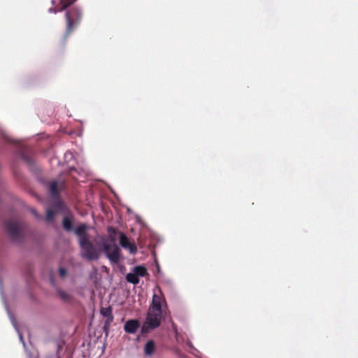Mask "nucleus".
I'll use <instances>...</instances> for the list:
<instances>
[{
	"instance_id": "nucleus-20",
	"label": "nucleus",
	"mask_w": 358,
	"mask_h": 358,
	"mask_svg": "<svg viewBox=\"0 0 358 358\" xmlns=\"http://www.w3.org/2000/svg\"><path fill=\"white\" fill-rule=\"evenodd\" d=\"M113 322V320H105L103 329V331L106 334H108L110 326Z\"/></svg>"
},
{
	"instance_id": "nucleus-2",
	"label": "nucleus",
	"mask_w": 358,
	"mask_h": 358,
	"mask_svg": "<svg viewBox=\"0 0 358 358\" xmlns=\"http://www.w3.org/2000/svg\"><path fill=\"white\" fill-rule=\"evenodd\" d=\"M99 246L102 248L106 257L112 264H117L120 261V248L116 243H109L106 237L100 242Z\"/></svg>"
},
{
	"instance_id": "nucleus-16",
	"label": "nucleus",
	"mask_w": 358,
	"mask_h": 358,
	"mask_svg": "<svg viewBox=\"0 0 358 358\" xmlns=\"http://www.w3.org/2000/svg\"><path fill=\"white\" fill-rule=\"evenodd\" d=\"M119 235H120V246L122 247L123 248H127V247H129V244L130 243L128 238L122 232H120Z\"/></svg>"
},
{
	"instance_id": "nucleus-24",
	"label": "nucleus",
	"mask_w": 358,
	"mask_h": 358,
	"mask_svg": "<svg viewBox=\"0 0 358 358\" xmlns=\"http://www.w3.org/2000/svg\"><path fill=\"white\" fill-rule=\"evenodd\" d=\"M127 249H128L129 250L130 253H131V254H135L137 252V248H136V245L134 243H130L129 244V247H127Z\"/></svg>"
},
{
	"instance_id": "nucleus-15",
	"label": "nucleus",
	"mask_w": 358,
	"mask_h": 358,
	"mask_svg": "<svg viewBox=\"0 0 358 358\" xmlns=\"http://www.w3.org/2000/svg\"><path fill=\"white\" fill-rule=\"evenodd\" d=\"M48 189L52 196H57L59 193L57 190V182L55 180L52 181L49 183Z\"/></svg>"
},
{
	"instance_id": "nucleus-11",
	"label": "nucleus",
	"mask_w": 358,
	"mask_h": 358,
	"mask_svg": "<svg viewBox=\"0 0 358 358\" xmlns=\"http://www.w3.org/2000/svg\"><path fill=\"white\" fill-rule=\"evenodd\" d=\"M19 155L29 168H33L35 166L34 160L31 157L27 155L23 151H20Z\"/></svg>"
},
{
	"instance_id": "nucleus-14",
	"label": "nucleus",
	"mask_w": 358,
	"mask_h": 358,
	"mask_svg": "<svg viewBox=\"0 0 358 358\" xmlns=\"http://www.w3.org/2000/svg\"><path fill=\"white\" fill-rule=\"evenodd\" d=\"M126 280L128 282H130L134 285H136L139 283V278L134 271L133 273H128L127 274Z\"/></svg>"
},
{
	"instance_id": "nucleus-17",
	"label": "nucleus",
	"mask_w": 358,
	"mask_h": 358,
	"mask_svg": "<svg viewBox=\"0 0 358 358\" xmlns=\"http://www.w3.org/2000/svg\"><path fill=\"white\" fill-rule=\"evenodd\" d=\"M57 293H58L59 296L60 297V299L62 300H63L64 301H68L71 298V295L69 294H68L66 292L64 291L62 289H57Z\"/></svg>"
},
{
	"instance_id": "nucleus-4",
	"label": "nucleus",
	"mask_w": 358,
	"mask_h": 358,
	"mask_svg": "<svg viewBox=\"0 0 358 358\" xmlns=\"http://www.w3.org/2000/svg\"><path fill=\"white\" fill-rule=\"evenodd\" d=\"M4 229L14 243H20L22 241L23 235L21 232L20 223L17 221H9L5 223Z\"/></svg>"
},
{
	"instance_id": "nucleus-7",
	"label": "nucleus",
	"mask_w": 358,
	"mask_h": 358,
	"mask_svg": "<svg viewBox=\"0 0 358 358\" xmlns=\"http://www.w3.org/2000/svg\"><path fill=\"white\" fill-rule=\"evenodd\" d=\"M149 309L162 312V299L157 294H154Z\"/></svg>"
},
{
	"instance_id": "nucleus-8",
	"label": "nucleus",
	"mask_w": 358,
	"mask_h": 358,
	"mask_svg": "<svg viewBox=\"0 0 358 358\" xmlns=\"http://www.w3.org/2000/svg\"><path fill=\"white\" fill-rule=\"evenodd\" d=\"M72 218L73 217L71 215H70V217L64 216L62 220V227L66 231H73L75 233L76 228L73 227Z\"/></svg>"
},
{
	"instance_id": "nucleus-18",
	"label": "nucleus",
	"mask_w": 358,
	"mask_h": 358,
	"mask_svg": "<svg viewBox=\"0 0 358 358\" xmlns=\"http://www.w3.org/2000/svg\"><path fill=\"white\" fill-rule=\"evenodd\" d=\"M77 0H59L60 3L62 5L60 10H66L71 5L75 3Z\"/></svg>"
},
{
	"instance_id": "nucleus-3",
	"label": "nucleus",
	"mask_w": 358,
	"mask_h": 358,
	"mask_svg": "<svg viewBox=\"0 0 358 358\" xmlns=\"http://www.w3.org/2000/svg\"><path fill=\"white\" fill-rule=\"evenodd\" d=\"M82 16L83 10L79 7H74L71 10L66 11V30L65 37H67L71 32L74 25L77 26L80 23Z\"/></svg>"
},
{
	"instance_id": "nucleus-9",
	"label": "nucleus",
	"mask_w": 358,
	"mask_h": 358,
	"mask_svg": "<svg viewBox=\"0 0 358 358\" xmlns=\"http://www.w3.org/2000/svg\"><path fill=\"white\" fill-rule=\"evenodd\" d=\"M155 344L152 340H149L144 346V353L147 356H150L155 350Z\"/></svg>"
},
{
	"instance_id": "nucleus-21",
	"label": "nucleus",
	"mask_w": 358,
	"mask_h": 358,
	"mask_svg": "<svg viewBox=\"0 0 358 358\" xmlns=\"http://www.w3.org/2000/svg\"><path fill=\"white\" fill-rule=\"evenodd\" d=\"M29 211L32 213V215L34 216V217L38 220H41L43 219V216L39 215L36 210L34 208H29Z\"/></svg>"
},
{
	"instance_id": "nucleus-29",
	"label": "nucleus",
	"mask_w": 358,
	"mask_h": 358,
	"mask_svg": "<svg viewBox=\"0 0 358 358\" xmlns=\"http://www.w3.org/2000/svg\"><path fill=\"white\" fill-rule=\"evenodd\" d=\"M136 221L139 223L141 222V217L139 216L136 217Z\"/></svg>"
},
{
	"instance_id": "nucleus-26",
	"label": "nucleus",
	"mask_w": 358,
	"mask_h": 358,
	"mask_svg": "<svg viewBox=\"0 0 358 358\" xmlns=\"http://www.w3.org/2000/svg\"><path fill=\"white\" fill-rule=\"evenodd\" d=\"M59 274L61 278H64L66 274V270L64 267L59 268Z\"/></svg>"
},
{
	"instance_id": "nucleus-5",
	"label": "nucleus",
	"mask_w": 358,
	"mask_h": 358,
	"mask_svg": "<svg viewBox=\"0 0 358 358\" xmlns=\"http://www.w3.org/2000/svg\"><path fill=\"white\" fill-rule=\"evenodd\" d=\"M162 312L148 309L145 322L152 329H157L161 324Z\"/></svg>"
},
{
	"instance_id": "nucleus-23",
	"label": "nucleus",
	"mask_w": 358,
	"mask_h": 358,
	"mask_svg": "<svg viewBox=\"0 0 358 358\" xmlns=\"http://www.w3.org/2000/svg\"><path fill=\"white\" fill-rule=\"evenodd\" d=\"M64 159L66 162H69L71 159H73V153L70 151H67L64 154Z\"/></svg>"
},
{
	"instance_id": "nucleus-30",
	"label": "nucleus",
	"mask_w": 358,
	"mask_h": 358,
	"mask_svg": "<svg viewBox=\"0 0 358 358\" xmlns=\"http://www.w3.org/2000/svg\"><path fill=\"white\" fill-rule=\"evenodd\" d=\"M55 3H56L55 0H52V1H51V3H52V5H55Z\"/></svg>"
},
{
	"instance_id": "nucleus-13",
	"label": "nucleus",
	"mask_w": 358,
	"mask_h": 358,
	"mask_svg": "<svg viewBox=\"0 0 358 358\" xmlns=\"http://www.w3.org/2000/svg\"><path fill=\"white\" fill-rule=\"evenodd\" d=\"M133 271L136 274L137 277H144L148 274L147 269L143 266H136L133 268Z\"/></svg>"
},
{
	"instance_id": "nucleus-1",
	"label": "nucleus",
	"mask_w": 358,
	"mask_h": 358,
	"mask_svg": "<svg viewBox=\"0 0 358 358\" xmlns=\"http://www.w3.org/2000/svg\"><path fill=\"white\" fill-rule=\"evenodd\" d=\"M87 230L88 226L84 223L78 225L75 229V234L78 238L80 255L89 261L96 260L99 258V252L90 240Z\"/></svg>"
},
{
	"instance_id": "nucleus-22",
	"label": "nucleus",
	"mask_w": 358,
	"mask_h": 358,
	"mask_svg": "<svg viewBox=\"0 0 358 358\" xmlns=\"http://www.w3.org/2000/svg\"><path fill=\"white\" fill-rule=\"evenodd\" d=\"M55 215V213L52 210H48L46 213V220L48 222H51L53 220V217Z\"/></svg>"
},
{
	"instance_id": "nucleus-28",
	"label": "nucleus",
	"mask_w": 358,
	"mask_h": 358,
	"mask_svg": "<svg viewBox=\"0 0 358 358\" xmlns=\"http://www.w3.org/2000/svg\"><path fill=\"white\" fill-rule=\"evenodd\" d=\"M156 269H157V272L158 273H162L160 266H159L158 263L156 264Z\"/></svg>"
},
{
	"instance_id": "nucleus-19",
	"label": "nucleus",
	"mask_w": 358,
	"mask_h": 358,
	"mask_svg": "<svg viewBox=\"0 0 358 358\" xmlns=\"http://www.w3.org/2000/svg\"><path fill=\"white\" fill-rule=\"evenodd\" d=\"M154 329H152V327H150V325L147 324L145 322H144L143 324L142 325L141 328V334L142 335H145L148 333L150 332V330H153Z\"/></svg>"
},
{
	"instance_id": "nucleus-6",
	"label": "nucleus",
	"mask_w": 358,
	"mask_h": 358,
	"mask_svg": "<svg viewBox=\"0 0 358 358\" xmlns=\"http://www.w3.org/2000/svg\"><path fill=\"white\" fill-rule=\"evenodd\" d=\"M139 327L140 322L136 319H131L124 323V330L128 334H134L137 331Z\"/></svg>"
},
{
	"instance_id": "nucleus-10",
	"label": "nucleus",
	"mask_w": 358,
	"mask_h": 358,
	"mask_svg": "<svg viewBox=\"0 0 358 358\" xmlns=\"http://www.w3.org/2000/svg\"><path fill=\"white\" fill-rule=\"evenodd\" d=\"M101 315L106 317V320H113V309L110 306L101 308L100 310Z\"/></svg>"
},
{
	"instance_id": "nucleus-31",
	"label": "nucleus",
	"mask_w": 358,
	"mask_h": 358,
	"mask_svg": "<svg viewBox=\"0 0 358 358\" xmlns=\"http://www.w3.org/2000/svg\"><path fill=\"white\" fill-rule=\"evenodd\" d=\"M136 340L137 341H140V336H138L136 337Z\"/></svg>"
},
{
	"instance_id": "nucleus-32",
	"label": "nucleus",
	"mask_w": 358,
	"mask_h": 358,
	"mask_svg": "<svg viewBox=\"0 0 358 358\" xmlns=\"http://www.w3.org/2000/svg\"><path fill=\"white\" fill-rule=\"evenodd\" d=\"M5 141H8V138H7V137H5Z\"/></svg>"
},
{
	"instance_id": "nucleus-25",
	"label": "nucleus",
	"mask_w": 358,
	"mask_h": 358,
	"mask_svg": "<svg viewBox=\"0 0 358 358\" xmlns=\"http://www.w3.org/2000/svg\"><path fill=\"white\" fill-rule=\"evenodd\" d=\"M186 345H187V346H188L189 348L192 349L191 353L192 355H196V352H198V350L196 348H194V346H193L192 343H191V341H187V343H186Z\"/></svg>"
},
{
	"instance_id": "nucleus-12",
	"label": "nucleus",
	"mask_w": 358,
	"mask_h": 358,
	"mask_svg": "<svg viewBox=\"0 0 358 358\" xmlns=\"http://www.w3.org/2000/svg\"><path fill=\"white\" fill-rule=\"evenodd\" d=\"M108 238H106L108 241L111 243H116V235L118 231L116 229L112 227H108Z\"/></svg>"
},
{
	"instance_id": "nucleus-27",
	"label": "nucleus",
	"mask_w": 358,
	"mask_h": 358,
	"mask_svg": "<svg viewBox=\"0 0 358 358\" xmlns=\"http://www.w3.org/2000/svg\"><path fill=\"white\" fill-rule=\"evenodd\" d=\"M62 10H60V8L59 9H56V8H50L48 9V12L50 13H57L58 12H62Z\"/></svg>"
}]
</instances>
